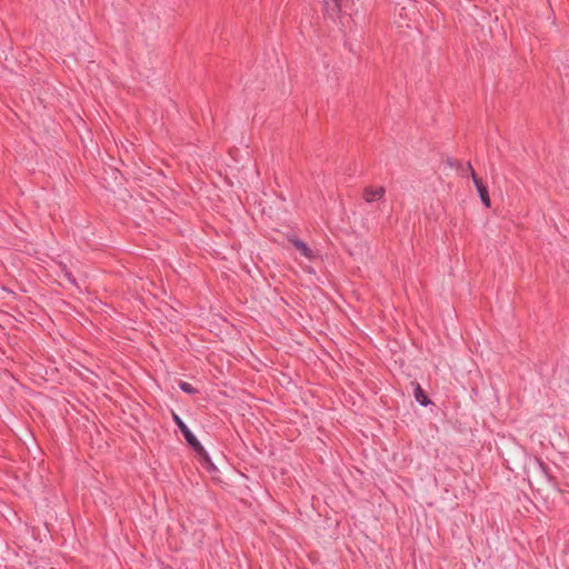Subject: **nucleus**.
Instances as JSON below:
<instances>
[{
    "instance_id": "f257e3e1",
    "label": "nucleus",
    "mask_w": 569,
    "mask_h": 569,
    "mask_svg": "<svg viewBox=\"0 0 569 569\" xmlns=\"http://www.w3.org/2000/svg\"><path fill=\"white\" fill-rule=\"evenodd\" d=\"M172 419L181 433L184 437L186 442L188 446L196 452V453H204V447L200 443V441L197 439V437L192 433V431L188 428V426L183 422V420L177 415L172 413Z\"/></svg>"
},
{
    "instance_id": "f03ea898",
    "label": "nucleus",
    "mask_w": 569,
    "mask_h": 569,
    "mask_svg": "<svg viewBox=\"0 0 569 569\" xmlns=\"http://www.w3.org/2000/svg\"><path fill=\"white\" fill-rule=\"evenodd\" d=\"M467 169L470 171V174H471V178H472V181L477 188V191L479 193V197L481 199V202L483 203V206L486 208H490L491 206V201H490V196H489V191L486 187V184L482 182V180L477 176V173L475 172L471 163H468L467 166Z\"/></svg>"
},
{
    "instance_id": "39448f33",
    "label": "nucleus",
    "mask_w": 569,
    "mask_h": 569,
    "mask_svg": "<svg viewBox=\"0 0 569 569\" xmlns=\"http://www.w3.org/2000/svg\"><path fill=\"white\" fill-rule=\"evenodd\" d=\"M413 396L422 407H427L431 403L430 399L418 382L413 383Z\"/></svg>"
},
{
    "instance_id": "423d86ee",
    "label": "nucleus",
    "mask_w": 569,
    "mask_h": 569,
    "mask_svg": "<svg viewBox=\"0 0 569 569\" xmlns=\"http://www.w3.org/2000/svg\"><path fill=\"white\" fill-rule=\"evenodd\" d=\"M325 10L328 14L335 16L340 11L339 0H323Z\"/></svg>"
},
{
    "instance_id": "1a4fd4ad",
    "label": "nucleus",
    "mask_w": 569,
    "mask_h": 569,
    "mask_svg": "<svg viewBox=\"0 0 569 569\" xmlns=\"http://www.w3.org/2000/svg\"><path fill=\"white\" fill-rule=\"evenodd\" d=\"M62 274H63V278H66L72 286H74L77 288L79 287L76 278L73 277V274L69 270H67L64 268L62 270Z\"/></svg>"
},
{
    "instance_id": "6e6552de",
    "label": "nucleus",
    "mask_w": 569,
    "mask_h": 569,
    "mask_svg": "<svg viewBox=\"0 0 569 569\" xmlns=\"http://www.w3.org/2000/svg\"><path fill=\"white\" fill-rule=\"evenodd\" d=\"M179 388L188 395L198 393V389H196L191 383L187 381H179Z\"/></svg>"
},
{
    "instance_id": "7ed1b4c3",
    "label": "nucleus",
    "mask_w": 569,
    "mask_h": 569,
    "mask_svg": "<svg viewBox=\"0 0 569 569\" xmlns=\"http://www.w3.org/2000/svg\"><path fill=\"white\" fill-rule=\"evenodd\" d=\"M386 189L383 187L368 186L363 190V200L368 203L382 200L385 198Z\"/></svg>"
},
{
    "instance_id": "20e7f679",
    "label": "nucleus",
    "mask_w": 569,
    "mask_h": 569,
    "mask_svg": "<svg viewBox=\"0 0 569 569\" xmlns=\"http://www.w3.org/2000/svg\"><path fill=\"white\" fill-rule=\"evenodd\" d=\"M289 241L300 252L302 257L307 258L308 260H313L316 258L313 251L301 239L293 237L290 238Z\"/></svg>"
},
{
    "instance_id": "0eeeda50",
    "label": "nucleus",
    "mask_w": 569,
    "mask_h": 569,
    "mask_svg": "<svg viewBox=\"0 0 569 569\" xmlns=\"http://www.w3.org/2000/svg\"><path fill=\"white\" fill-rule=\"evenodd\" d=\"M197 455L199 456L203 468H206L210 472L217 470L216 466L211 461V458L209 457V453L207 452L206 449H204V453H197Z\"/></svg>"
}]
</instances>
